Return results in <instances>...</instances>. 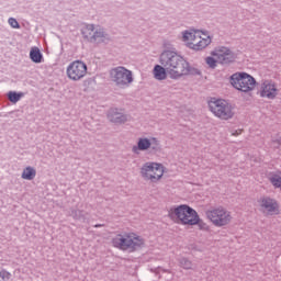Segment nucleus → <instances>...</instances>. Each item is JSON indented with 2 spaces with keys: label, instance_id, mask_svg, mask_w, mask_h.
Segmentation results:
<instances>
[{
  "label": "nucleus",
  "instance_id": "f257e3e1",
  "mask_svg": "<svg viewBox=\"0 0 281 281\" xmlns=\"http://www.w3.org/2000/svg\"><path fill=\"white\" fill-rule=\"evenodd\" d=\"M159 63L166 67L171 80H179L183 76H201V70L190 66V63L175 50H164L160 54Z\"/></svg>",
  "mask_w": 281,
  "mask_h": 281
},
{
  "label": "nucleus",
  "instance_id": "f03ea898",
  "mask_svg": "<svg viewBox=\"0 0 281 281\" xmlns=\"http://www.w3.org/2000/svg\"><path fill=\"white\" fill-rule=\"evenodd\" d=\"M168 216L171 221L180 223V225H198L199 229L202 232H210V225L201 220L196 210L190 207L188 204L172 206L168 211Z\"/></svg>",
  "mask_w": 281,
  "mask_h": 281
},
{
  "label": "nucleus",
  "instance_id": "7ed1b4c3",
  "mask_svg": "<svg viewBox=\"0 0 281 281\" xmlns=\"http://www.w3.org/2000/svg\"><path fill=\"white\" fill-rule=\"evenodd\" d=\"M113 247H116L117 249H122V251H128L130 254H133L134 251H138V249H142L144 247V238L142 236L136 234H125V235H116L112 239Z\"/></svg>",
  "mask_w": 281,
  "mask_h": 281
},
{
  "label": "nucleus",
  "instance_id": "20e7f679",
  "mask_svg": "<svg viewBox=\"0 0 281 281\" xmlns=\"http://www.w3.org/2000/svg\"><path fill=\"white\" fill-rule=\"evenodd\" d=\"M229 82L234 89L243 93H249L256 89V78L247 72H235L229 77Z\"/></svg>",
  "mask_w": 281,
  "mask_h": 281
},
{
  "label": "nucleus",
  "instance_id": "39448f33",
  "mask_svg": "<svg viewBox=\"0 0 281 281\" xmlns=\"http://www.w3.org/2000/svg\"><path fill=\"white\" fill-rule=\"evenodd\" d=\"M209 109L220 120H232L234 117V108L226 100L211 98Z\"/></svg>",
  "mask_w": 281,
  "mask_h": 281
},
{
  "label": "nucleus",
  "instance_id": "423d86ee",
  "mask_svg": "<svg viewBox=\"0 0 281 281\" xmlns=\"http://www.w3.org/2000/svg\"><path fill=\"white\" fill-rule=\"evenodd\" d=\"M110 80L114 82L119 89H126L131 87L133 82V71L128 70L124 66H119L110 70Z\"/></svg>",
  "mask_w": 281,
  "mask_h": 281
},
{
  "label": "nucleus",
  "instance_id": "0eeeda50",
  "mask_svg": "<svg viewBox=\"0 0 281 281\" xmlns=\"http://www.w3.org/2000/svg\"><path fill=\"white\" fill-rule=\"evenodd\" d=\"M206 218L215 225V227H225L232 223V213L223 206L206 211Z\"/></svg>",
  "mask_w": 281,
  "mask_h": 281
},
{
  "label": "nucleus",
  "instance_id": "6e6552de",
  "mask_svg": "<svg viewBox=\"0 0 281 281\" xmlns=\"http://www.w3.org/2000/svg\"><path fill=\"white\" fill-rule=\"evenodd\" d=\"M140 176L151 183H157L164 177V165L157 162H145L140 168Z\"/></svg>",
  "mask_w": 281,
  "mask_h": 281
},
{
  "label": "nucleus",
  "instance_id": "1a4fd4ad",
  "mask_svg": "<svg viewBox=\"0 0 281 281\" xmlns=\"http://www.w3.org/2000/svg\"><path fill=\"white\" fill-rule=\"evenodd\" d=\"M87 64L82 60H75L70 63L66 68V76L72 82H78L79 80H82L85 76H87Z\"/></svg>",
  "mask_w": 281,
  "mask_h": 281
},
{
  "label": "nucleus",
  "instance_id": "9d476101",
  "mask_svg": "<svg viewBox=\"0 0 281 281\" xmlns=\"http://www.w3.org/2000/svg\"><path fill=\"white\" fill-rule=\"evenodd\" d=\"M211 56L217 58V63H220V65H232L233 63H236V58H238L236 53L225 46L216 47L211 52Z\"/></svg>",
  "mask_w": 281,
  "mask_h": 281
},
{
  "label": "nucleus",
  "instance_id": "9b49d317",
  "mask_svg": "<svg viewBox=\"0 0 281 281\" xmlns=\"http://www.w3.org/2000/svg\"><path fill=\"white\" fill-rule=\"evenodd\" d=\"M257 203L260 207V212L263 214H268L270 216H273V214H280V204H278L276 199L261 196Z\"/></svg>",
  "mask_w": 281,
  "mask_h": 281
},
{
  "label": "nucleus",
  "instance_id": "f8f14e48",
  "mask_svg": "<svg viewBox=\"0 0 281 281\" xmlns=\"http://www.w3.org/2000/svg\"><path fill=\"white\" fill-rule=\"evenodd\" d=\"M122 110L117 108H110L108 112V117L113 124H126L128 122V116L121 112Z\"/></svg>",
  "mask_w": 281,
  "mask_h": 281
},
{
  "label": "nucleus",
  "instance_id": "ddd939ff",
  "mask_svg": "<svg viewBox=\"0 0 281 281\" xmlns=\"http://www.w3.org/2000/svg\"><path fill=\"white\" fill-rule=\"evenodd\" d=\"M261 98H268V100H276L278 95V88L273 82H263V88L260 92Z\"/></svg>",
  "mask_w": 281,
  "mask_h": 281
},
{
  "label": "nucleus",
  "instance_id": "4468645a",
  "mask_svg": "<svg viewBox=\"0 0 281 281\" xmlns=\"http://www.w3.org/2000/svg\"><path fill=\"white\" fill-rule=\"evenodd\" d=\"M150 146V138L140 137L138 138L137 145H134L132 147V151L134 153V155H139V150H149Z\"/></svg>",
  "mask_w": 281,
  "mask_h": 281
},
{
  "label": "nucleus",
  "instance_id": "2eb2a0df",
  "mask_svg": "<svg viewBox=\"0 0 281 281\" xmlns=\"http://www.w3.org/2000/svg\"><path fill=\"white\" fill-rule=\"evenodd\" d=\"M154 76L156 78V80H166L167 76H168V68H166V66L164 65H156L154 67Z\"/></svg>",
  "mask_w": 281,
  "mask_h": 281
},
{
  "label": "nucleus",
  "instance_id": "dca6fc26",
  "mask_svg": "<svg viewBox=\"0 0 281 281\" xmlns=\"http://www.w3.org/2000/svg\"><path fill=\"white\" fill-rule=\"evenodd\" d=\"M212 38L207 36L206 38H202L196 44H192L191 49H194V52H201V49H205L207 45H211Z\"/></svg>",
  "mask_w": 281,
  "mask_h": 281
},
{
  "label": "nucleus",
  "instance_id": "f3484780",
  "mask_svg": "<svg viewBox=\"0 0 281 281\" xmlns=\"http://www.w3.org/2000/svg\"><path fill=\"white\" fill-rule=\"evenodd\" d=\"M178 262L179 267H181V269H184L186 271L194 270V263L187 257L179 258Z\"/></svg>",
  "mask_w": 281,
  "mask_h": 281
},
{
  "label": "nucleus",
  "instance_id": "a211bd4d",
  "mask_svg": "<svg viewBox=\"0 0 281 281\" xmlns=\"http://www.w3.org/2000/svg\"><path fill=\"white\" fill-rule=\"evenodd\" d=\"M30 58L33 63H42L43 54H41V49L38 47L31 48Z\"/></svg>",
  "mask_w": 281,
  "mask_h": 281
},
{
  "label": "nucleus",
  "instance_id": "6ab92c4d",
  "mask_svg": "<svg viewBox=\"0 0 281 281\" xmlns=\"http://www.w3.org/2000/svg\"><path fill=\"white\" fill-rule=\"evenodd\" d=\"M150 147H149V153L151 155H157V153H161V144L159 143V139L157 137H151L150 138Z\"/></svg>",
  "mask_w": 281,
  "mask_h": 281
},
{
  "label": "nucleus",
  "instance_id": "aec40b11",
  "mask_svg": "<svg viewBox=\"0 0 281 281\" xmlns=\"http://www.w3.org/2000/svg\"><path fill=\"white\" fill-rule=\"evenodd\" d=\"M36 177V169L32 167H26L22 172V179L26 181H32Z\"/></svg>",
  "mask_w": 281,
  "mask_h": 281
},
{
  "label": "nucleus",
  "instance_id": "412c9836",
  "mask_svg": "<svg viewBox=\"0 0 281 281\" xmlns=\"http://www.w3.org/2000/svg\"><path fill=\"white\" fill-rule=\"evenodd\" d=\"M81 32L85 38H88V41H92L94 32V27L92 24L85 26Z\"/></svg>",
  "mask_w": 281,
  "mask_h": 281
},
{
  "label": "nucleus",
  "instance_id": "4be33fe9",
  "mask_svg": "<svg viewBox=\"0 0 281 281\" xmlns=\"http://www.w3.org/2000/svg\"><path fill=\"white\" fill-rule=\"evenodd\" d=\"M8 98L10 100V102H13V104H16V102H19V100H21V98H23V93H16V92H9L8 93Z\"/></svg>",
  "mask_w": 281,
  "mask_h": 281
},
{
  "label": "nucleus",
  "instance_id": "5701e85b",
  "mask_svg": "<svg viewBox=\"0 0 281 281\" xmlns=\"http://www.w3.org/2000/svg\"><path fill=\"white\" fill-rule=\"evenodd\" d=\"M205 63L209 65L210 69H216L218 59H215L214 57H206Z\"/></svg>",
  "mask_w": 281,
  "mask_h": 281
},
{
  "label": "nucleus",
  "instance_id": "b1692460",
  "mask_svg": "<svg viewBox=\"0 0 281 281\" xmlns=\"http://www.w3.org/2000/svg\"><path fill=\"white\" fill-rule=\"evenodd\" d=\"M183 41H194L196 38V33L184 31L182 35Z\"/></svg>",
  "mask_w": 281,
  "mask_h": 281
},
{
  "label": "nucleus",
  "instance_id": "393cba45",
  "mask_svg": "<svg viewBox=\"0 0 281 281\" xmlns=\"http://www.w3.org/2000/svg\"><path fill=\"white\" fill-rule=\"evenodd\" d=\"M99 38H104V31H93L91 42L95 43Z\"/></svg>",
  "mask_w": 281,
  "mask_h": 281
},
{
  "label": "nucleus",
  "instance_id": "a878e982",
  "mask_svg": "<svg viewBox=\"0 0 281 281\" xmlns=\"http://www.w3.org/2000/svg\"><path fill=\"white\" fill-rule=\"evenodd\" d=\"M12 274L5 270L0 271V281L10 280Z\"/></svg>",
  "mask_w": 281,
  "mask_h": 281
},
{
  "label": "nucleus",
  "instance_id": "bb28decb",
  "mask_svg": "<svg viewBox=\"0 0 281 281\" xmlns=\"http://www.w3.org/2000/svg\"><path fill=\"white\" fill-rule=\"evenodd\" d=\"M9 25H11V27H13L14 30H19L20 27L19 22L14 18L9 19Z\"/></svg>",
  "mask_w": 281,
  "mask_h": 281
},
{
  "label": "nucleus",
  "instance_id": "cd10ccee",
  "mask_svg": "<svg viewBox=\"0 0 281 281\" xmlns=\"http://www.w3.org/2000/svg\"><path fill=\"white\" fill-rule=\"evenodd\" d=\"M240 134V131H235V132H233V135L235 136V137H237V135H239Z\"/></svg>",
  "mask_w": 281,
  "mask_h": 281
}]
</instances>
